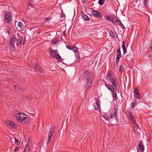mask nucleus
<instances>
[{"instance_id":"obj_53","label":"nucleus","mask_w":152,"mask_h":152,"mask_svg":"<svg viewBox=\"0 0 152 152\" xmlns=\"http://www.w3.org/2000/svg\"><path fill=\"white\" fill-rule=\"evenodd\" d=\"M42 141L41 140L40 141V142L39 143V145H40L41 144Z\"/></svg>"},{"instance_id":"obj_54","label":"nucleus","mask_w":152,"mask_h":152,"mask_svg":"<svg viewBox=\"0 0 152 152\" xmlns=\"http://www.w3.org/2000/svg\"><path fill=\"white\" fill-rule=\"evenodd\" d=\"M144 151H139L138 150H137V152H143Z\"/></svg>"},{"instance_id":"obj_16","label":"nucleus","mask_w":152,"mask_h":152,"mask_svg":"<svg viewBox=\"0 0 152 152\" xmlns=\"http://www.w3.org/2000/svg\"><path fill=\"white\" fill-rule=\"evenodd\" d=\"M116 58H120L121 57L120 48H119L116 51Z\"/></svg>"},{"instance_id":"obj_40","label":"nucleus","mask_w":152,"mask_h":152,"mask_svg":"<svg viewBox=\"0 0 152 152\" xmlns=\"http://www.w3.org/2000/svg\"><path fill=\"white\" fill-rule=\"evenodd\" d=\"M72 46H71L69 45H67L66 46V48L68 49H69L70 50H72Z\"/></svg>"},{"instance_id":"obj_30","label":"nucleus","mask_w":152,"mask_h":152,"mask_svg":"<svg viewBox=\"0 0 152 152\" xmlns=\"http://www.w3.org/2000/svg\"><path fill=\"white\" fill-rule=\"evenodd\" d=\"M149 1V0H144L143 3L145 7H148V4L147 3V2H148Z\"/></svg>"},{"instance_id":"obj_1","label":"nucleus","mask_w":152,"mask_h":152,"mask_svg":"<svg viewBox=\"0 0 152 152\" xmlns=\"http://www.w3.org/2000/svg\"><path fill=\"white\" fill-rule=\"evenodd\" d=\"M18 112V113L16 117L20 122L23 124H25L29 121L30 119L26 116V115L23 113H20L19 112Z\"/></svg>"},{"instance_id":"obj_24","label":"nucleus","mask_w":152,"mask_h":152,"mask_svg":"<svg viewBox=\"0 0 152 152\" xmlns=\"http://www.w3.org/2000/svg\"><path fill=\"white\" fill-rule=\"evenodd\" d=\"M9 123L8 125L10 127L12 128H14V127L15 125V123L11 121H9Z\"/></svg>"},{"instance_id":"obj_18","label":"nucleus","mask_w":152,"mask_h":152,"mask_svg":"<svg viewBox=\"0 0 152 152\" xmlns=\"http://www.w3.org/2000/svg\"><path fill=\"white\" fill-rule=\"evenodd\" d=\"M111 93L113 99L116 100L117 98V93L115 91V90L114 91L112 92Z\"/></svg>"},{"instance_id":"obj_23","label":"nucleus","mask_w":152,"mask_h":152,"mask_svg":"<svg viewBox=\"0 0 152 152\" xmlns=\"http://www.w3.org/2000/svg\"><path fill=\"white\" fill-rule=\"evenodd\" d=\"M18 26L21 29H23L24 28V26L22 23L20 22L18 23Z\"/></svg>"},{"instance_id":"obj_22","label":"nucleus","mask_w":152,"mask_h":152,"mask_svg":"<svg viewBox=\"0 0 152 152\" xmlns=\"http://www.w3.org/2000/svg\"><path fill=\"white\" fill-rule=\"evenodd\" d=\"M137 104L136 100L134 101V102H132L131 104V108L132 109H133L135 107V105Z\"/></svg>"},{"instance_id":"obj_2","label":"nucleus","mask_w":152,"mask_h":152,"mask_svg":"<svg viewBox=\"0 0 152 152\" xmlns=\"http://www.w3.org/2000/svg\"><path fill=\"white\" fill-rule=\"evenodd\" d=\"M19 39V37L18 36H15L12 38H11L10 40V48L11 49L14 50L15 49L14 43H17Z\"/></svg>"},{"instance_id":"obj_19","label":"nucleus","mask_w":152,"mask_h":152,"mask_svg":"<svg viewBox=\"0 0 152 152\" xmlns=\"http://www.w3.org/2000/svg\"><path fill=\"white\" fill-rule=\"evenodd\" d=\"M129 116L130 118L133 121L134 123L135 124L136 123L135 118L134 116L132 115V113L131 112L129 113Z\"/></svg>"},{"instance_id":"obj_41","label":"nucleus","mask_w":152,"mask_h":152,"mask_svg":"<svg viewBox=\"0 0 152 152\" xmlns=\"http://www.w3.org/2000/svg\"><path fill=\"white\" fill-rule=\"evenodd\" d=\"M103 117L105 118L108 121V117L107 115H103Z\"/></svg>"},{"instance_id":"obj_9","label":"nucleus","mask_w":152,"mask_h":152,"mask_svg":"<svg viewBox=\"0 0 152 152\" xmlns=\"http://www.w3.org/2000/svg\"><path fill=\"white\" fill-rule=\"evenodd\" d=\"M107 77L108 78L110 81L111 80L113 79H114L116 77L114 76V74L111 72V70H110L108 71Z\"/></svg>"},{"instance_id":"obj_3","label":"nucleus","mask_w":152,"mask_h":152,"mask_svg":"<svg viewBox=\"0 0 152 152\" xmlns=\"http://www.w3.org/2000/svg\"><path fill=\"white\" fill-rule=\"evenodd\" d=\"M5 21L8 24H11L12 23V17L11 14L7 12L5 13L4 14Z\"/></svg>"},{"instance_id":"obj_55","label":"nucleus","mask_w":152,"mask_h":152,"mask_svg":"<svg viewBox=\"0 0 152 152\" xmlns=\"http://www.w3.org/2000/svg\"><path fill=\"white\" fill-rule=\"evenodd\" d=\"M65 31H64L63 32V34H64V35H65Z\"/></svg>"},{"instance_id":"obj_36","label":"nucleus","mask_w":152,"mask_h":152,"mask_svg":"<svg viewBox=\"0 0 152 152\" xmlns=\"http://www.w3.org/2000/svg\"><path fill=\"white\" fill-rule=\"evenodd\" d=\"M110 34L112 37H115V35L114 32L112 31H111L110 32Z\"/></svg>"},{"instance_id":"obj_33","label":"nucleus","mask_w":152,"mask_h":152,"mask_svg":"<svg viewBox=\"0 0 152 152\" xmlns=\"http://www.w3.org/2000/svg\"><path fill=\"white\" fill-rule=\"evenodd\" d=\"M138 91H139V87H137L134 89V94H135L138 93Z\"/></svg>"},{"instance_id":"obj_8","label":"nucleus","mask_w":152,"mask_h":152,"mask_svg":"<svg viewBox=\"0 0 152 152\" xmlns=\"http://www.w3.org/2000/svg\"><path fill=\"white\" fill-rule=\"evenodd\" d=\"M92 15L97 18H102V16L101 15L100 12L99 11L93 10L92 11Z\"/></svg>"},{"instance_id":"obj_51","label":"nucleus","mask_w":152,"mask_h":152,"mask_svg":"<svg viewBox=\"0 0 152 152\" xmlns=\"http://www.w3.org/2000/svg\"><path fill=\"white\" fill-rule=\"evenodd\" d=\"M26 41H24L23 43V45H24L26 43Z\"/></svg>"},{"instance_id":"obj_39","label":"nucleus","mask_w":152,"mask_h":152,"mask_svg":"<svg viewBox=\"0 0 152 152\" xmlns=\"http://www.w3.org/2000/svg\"><path fill=\"white\" fill-rule=\"evenodd\" d=\"M28 5L29 6H31V7H34V3L33 2H29L28 3Z\"/></svg>"},{"instance_id":"obj_12","label":"nucleus","mask_w":152,"mask_h":152,"mask_svg":"<svg viewBox=\"0 0 152 152\" xmlns=\"http://www.w3.org/2000/svg\"><path fill=\"white\" fill-rule=\"evenodd\" d=\"M87 82L86 83V86L87 88V89L88 90L91 87L92 84L93 82V81L91 80L90 78L89 79L88 78H87Z\"/></svg>"},{"instance_id":"obj_52","label":"nucleus","mask_w":152,"mask_h":152,"mask_svg":"<svg viewBox=\"0 0 152 152\" xmlns=\"http://www.w3.org/2000/svg\"><path fill=\"white\" fill-rule=\"evenodd\" d=\"M86 0H83V2L84 4L86 3Z\"/></svg>"},{"instance_id":"obj_17","label":"nucleus","mask_w":152,"mask_h":152,"mask_svg":"<svg viewBox=\"0 0 152 152\" xmlns=\"http://www.w3.org/2000/svg\"><path fill=\"white\" fill-rule=\"evenodd\" d=\"M6 33H7L8 35H10L11 34H12V28L11 27H7L6 29Z\"/></svg>"},{"instance_id":"obj_31","label":"nucleus","mask_w":152,"mask_h":152,"mask_svg":"<svg viewBox=\"0 0 152 152\" xmlns=\"http://www.w3.org/2000/svg\"><path fill=\"white\" fill-rule=\"evenodd\" d=\"M118 24L119 25L121 28L125 29V28L124 27V25L122 23L121 21H120V22L118 23Z\"/></svg>"},{"instance_id":"obj_11","label":"nucleus","mask_w":152,"mask_h":152,"mask_svg":"<svg viewBox=\"0 0 152 152\" xmlns=\"http://www.w3.org/2000/svg\"><path fill=\"white\" fill-rule=\"evenodd\" d=\"M34 67L35 70L39 72H41L43 71L41 67L37 64H34Z\"/></svg>"},{"instance_id":"obj_47","label":"nucleus","mask_w":152,"mask_h":152,"mask_svg":"<svg viewBox=\"0 0 152 152\" xmlns=\"http://www.w3.org/2000/svg\"><path fill=\"white\" fill-rule=\"evenodd\" d=\"M117 19L115 20L116 23H119L120 21H121L118 18H117Z\"/></svg>"},{"instance_id":"obj_50","label":"nucleus","mask_w":152,"mask_h":152,"mask_svg":"<svg viewBox=\"0 0 152 152\" xmlns=\"http://www.w3.org/2000/svg\"><path fill=\"white\" fill-rule=\"evenodd\" d=\"M18 148L16 147L14 149V151H17V150H18Z\"/></svg>"},{"instance_id":"obj_42","label":"nucleus","mask_w":152,"mask_h":152,"mask_svg":"<svg viewBox=\"0 0 152 152\" xmlns=\"http://www.w3.org/2000/svg\"><path fill=\"white\" fill-rule=\"evenodd\" d=\"M15 143L16 144H18L19 143H20L18 140L16 138H15Z\"/></svg>"},{"instance_id":"obj_48","label":"nucleus","mask_w":152,"mask_h":152,"mask_svg":"<svg viewBox=\"0 0 152 152\" xmlns=\"http://www.w3.org/2000/svg\"><path fill=\"white\" fill-rule=\"evenodd\" d=\"M75 56H76L77 57V56H78V59H79L80 58V56H79V54L78 53H75Z\"/></svg>"},{"instance_id":"obj_25","label":"nucleus","mask_w":152,"mask_h":152,"mask_svg":"<svg viewBox=\"0 0 152 152\" xmlns=\"http://www.w3.org/2000/svg\"><path fill=\"white\" fill-rule=\"evenodd\" d=\"M56 58L57 60H58V61H61V60L62 59V58L61 56H60V55L58 54V53H57Z\"/></svg>"},{"instance_id":"obj_13","label":"nucleus","mask_w":152,"mask_h":152,"mask_svg":"<svg viewBox=\"0 0 152 152\" xmlns=\"http://www.w3.org/2000/svg\"><path fill=\"white\" fill-rule=\"evenodd\" d=\"M15 88L19 92H22L24 91V89L19 85H15L14 86Z\"/></svg>"},{"instance_id":"obj_35","label":"nucleus","mask_w":152,"mask_h":152,"mask_svg":"<svg viewBox=\"0 0 152 152\" xmlns=\"http://www.w3.org/2000/svg\"><path fill=\"white\" fill-rule=\"evenodd\" d=\"M134 130L135 131V132H136L137 133H139L140 131H139V130H137V126H135V127L134 128Z\"/></svg>"},{"instance_id":"obj_45","label":"nucleus","mask_w":152,"mask_h":152,"mask_svg":"<svg viewBox=\"0 0 152 152\" xmlns=\"http://www.w3.org/2000/svg\"><path fill=\"white\" fill-rule=\"evenodd\" d=\"M56 39H54V40L53 41L52 43L53 44H56Z\"/></svg>"},{"instance_id":"obj_49","label":"nucleus","mask_w":152,"mask_h":152,"mask_svg":"<svg viewBox=\"0 0 152 152\" xmlns=\"http://www.w3.org/2000/svg\"><path fill=\"white\" fill-rule=\"evenodd\" d=\"M21 43H22V41H19L18 42L16 43V44L18 46V44H21Z\"/></svg>"},{"instance_id":"obj_20","label":"nucleus","mask_w":152,"mask_h":152,"mask_svg":"<svg viewBox=\"0 0 152 152\" xmlns=\"http://www.w3.org/2000/svg\"><path fill=\"white\" fill-rule=\"evenodd\" d=\"M125 43L124 41H122V47L123 50L124 54H125L126 53V50L125 47Z\"/></svg>"},{"instance_id":"obj_21","label":"nucleus","mask_w":152,"mask_h":152,"mask_svg":"<svg viewBox=\"0 0 152 152\" xmlns=\"http://www.w3.org/2000/svg\"><path fill=\"white\" fill-rule=\"evenodd\" d=\"M138 147L140 151H144V145H143L141 143H139Z\"/></svg>"},{"instance_id":"obj_32","label":"nucleus","mask_w":152,"mask_h":152,"mask_svg":"<svg viewBox=\"0 0 152 152\" xmlns=\"http://www.w3.org/2000/svg\"><path fill=\"white\" fill-rule=\"evenodd\" d=\"M100 102L98 100H97V101L96 102V105L97 106V107L98 108V107L99 108V109H100V107L99 106V104H100Z\"/></svg>"},{"instance_id":"obj_6","label":"nucleus","mask_w":152,"mask_h":152,"mask_svg":"<svg viewBox=\"0 0 152 152\" xmlns=\"http://www.w3.org/2000/svg\"><path fill=\"white\" fill-rule=\"evenodd\" d=\"M48 50V53L50 54V57L53 58H55L58 53V50H52L50 48Z\"/></svg>"},{"instance_id":"obj_26","label":"nucleus","mask_w":152,"mask_h":152,"mask_svg":"<svg viewBox=\"0 0 152 152\" xmlns=\"http://www.w3.org/2000/svg\"><path fill=\"white\" fill-rule=\"evenodd\" d=\"M135 97L138 99H140L141 98V96L140 94L139 93H137L134 94Z\"/></svg>"},{"instance_id":"obj_43","label":"nucleus","mask_w":152,"mask_h":152,"mask_svg":"<svg viewBox=\"0 0 152 152\" xmlns=\"http://www.w3.org/2000/svg\"><path fill=\"white\" fill-rule=\"evenodd\" d=\"M92 109L94 110H96L97 109V108L95 105H94L93 106Z\"/></svg>"},{"instance_id":"obj_4","label":"nucleus","mask_w":152,"mask_h":152,"mask_svg":"<svg viewBox=\"0 0 152 152\" xmlns=\"http://www.w3.org/2000/svg\"><path fill=\"white\" fill-rule=\"evenodd\" d=\"M55 130V128L54 126H52L51 127L50 129V130L49 132L48 136V143H47V144L48 145V143H49L50 140H51V138L53 136Z\"/></svg>"},{"instance_id":"obj_10","label":"nucleus","mask_w":152,"mask_h":152,"mask_svg":"<svg viewBox=\"0 0 152 152\" xmlns=\"http://www.w3.org/2000/svg\"><path fill=\"white\" fill-rule=\"evenodd\" d=\"M105 85L107 88L108 89V90L111 92L114 91L116 89L114 86L113 87L111 84H107L106 83Z\"/></svg>"},{"instance_id":"obj_14","label":"nucleus","mask_w":152,"mask_h":152,"mask_svg":"<svg viewBox=\"0 0 152 152\" xmlns=\"http://www.w3.org/2000/svg\"><path fill=\"white\" fill-rule=\"evenodd\" d=\"M81 15L82 18L85 21H89L90 20L89 18L86 15L84 14L83 12H81Z\"/></svg>"},{"instance_id":"obj_37","label":"nucleus","mask_w":152,"mask_h":152,"mask_svg":"<svg viewBox=\"0 0 152 152\" xmlns=\"http://www.w3.org/2000/svg\"><path fill=\"white\" fill-rule=\"evenodd\" d=\"M135 124H136V126H137V130H139V131H140V127H139V126L138 125V124H137L136 123H135Z\"/></svg>"},{"instance_id":"obj_44","label":"nucleus","mask_w":152,"mask_h":152,"mask_svg":"<svg viewBox=\"0 0 152 152\" xmlns=\"http://www.w3.org/2000/svg\"><path fill=\"white\" fill-rule=\"evenodd\" d=\"M149 46H150V48L152 51V41L150 42Z\"/></svg>"},{"instance_id":"obj_28","label":"nucleus","mask_w":152,"mask_h":152,"mask_svg":"<svg viewBox=\"0 0 152 152\" xmlns=\"http://www.w3.org/2000/svg\"><path fill=\"white\" fill-rule=\"evenodd\" d=\"M124 69V67L122 65H120L119 66V72L121 73H122Z\"/></svg>"},{"instance_id":"obj_46","label":"nucleus","mask_w":152,"mask_h":152,"mask_svg":"<svg viewBox=\"0 0 152 152\" xmlns=\"http://www.w3.org/2000/svg\"><path fill=\"white\" fill-rule=\"evenodd\" d=\"M119 59H120L119 58H116V64H117V65H118V62L119 61Z\"/></svg>"},{"instance_id":"obj_5","label":"nucleus","mask_w":152,"mask_h":152,"mask_svg":"<svg viewBox=\"0 0 152 152\" xmlns=\"http://www.w3.org/2000/svg\"><path fill=\"white\" fill-rule=\"evenodd\" d=\"M116 121L118 120V114L117 112V109L116 107L115 108L114 110L112 111L110 113V118L112 119L114 118Z\"/></svg>"},{"instance_id":"obj_15","label":"nucleus","mask_w":152,"mask_h":152,"mask_svg":"<svg viewBox=\"0 0 152 152\" xmlns=\"http://www.w3.org/2000/svg\"><path fill=\"white\" fill-rule=\"evenodd\" d=\"M104 18L106 19L111 22L113 24H115V22L113 19L110 17L109 15H106L104 16Z\"/></svg>"},{"instance_id":"obj_27","label":"nucleus","mask_w":152,"mask_h":152,"mask_svg":"<svg viewBox=\"0 0 152 152\" xmlns=\"http://www.w3.org/2000/svg\"><path fill=\"white\" fill-rule=\"evenodd\" d=\"M71 50L74 52H77V48L75 46H72Z\"/></svg>"},{"instance_id":"obj_34","label":"nucleus","mask_w":152,"mask_h":152,"mask_svg":"<svg viewBox=\"0 0 152 152\" xmlns=\"http://www.w3.org/2000/svg\"><path fill=\"white\" fill-rule=\"evenodd\" d=\"M51 20V18H45L44 19V20L45 22H49Z\"/></svg>"},{"instance_id":"obj_29","label":"nucleus","mask_w":152,"mask_h":152,"mask_svg":"<svg viewBox=\"0 0 152 152\" xmlns=\"http://www.w3.org/2000/svg\"><path fill=\"white\" fill-rule=\"evenodd\" d=\"M104 0H99L98 3L100 5H102L104 3Z\"/></svg>"},{"instance_id":"obj_38","label":"nucleus","mask_w":152,"mask_h":152,"mask_svg":"<svg viewBox=\"0 0 152 152\" xmlns=\"http://www.w3.org/2000/svg\"><path fill=\"white\" fill-rule=\"evenodd\" d=\"M27 145H28L27 144L26 147H25V148L24 149L23 152H26L27 151V150H28L29 148H27Z\"/></svg>"},{"instance_id":"obj_7","label":"nucleus","mask_w":152,"mask_h":152,"mask_svg":"<svg viewBox=\"0 0 152 152\" xmlns=\"http://www.w3.org/2000/svg\"><path fill=\"white\" fill-rule=\"evenodd\" d=\"M110 81L115 89H116L117 86L118 85V80L117 78L116 77L114 79H113L111 80H110Z\"/></svg>"}]
</instances>
